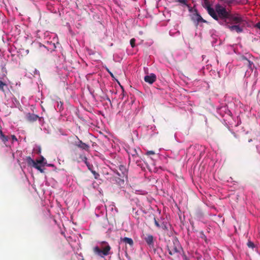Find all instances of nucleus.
<instances>
[{
	"mask_svg": "<svg viewBox=\"0 0 260 260\" xmlns=\"http://www.w3.org/2000/svg\"><path fill=\"white\" fill-rule=\"evenodd\" d=\"M169 253L171 255L178 254L180 252L181 247L177 239H174L167 246Z\"/></svg>",
	"mask_w": 260,
	"mask_h": 260,
	"instance_id": "1",
	"label": "nucleus"
},
{
	"mask_svg": "<svg viewBox=\"0 0 260 260\" xmlns=\"http://www.w3.org/2000/svg\"><path fill=\"white\" fill-rule=\"evenodd\" d=\"M221 25H224L226 28H229L231 31H236L239 34L243 31L244 25L230 24L228 20L220 22Z\"/></svg>",
	"mask_w": 260,
	"mask_h": 260,
	"instance_id": "2",
	"label": "nucleus"
},
{
	"mask_svg": "<svg viewBox=\"0 0 260 260\" xmlns=\"http://www.w3.org/2000/svg\"><path fill=\"white\" fill-rule=\"evenodd\" d=\"M228 21L230 24H245L244 18L239 14H230Z\"/></svg>",
	"mask_w": 260,
	"mask_h": 260,
	"instance_id": "3",
	"label": "nucleus"
},
{
	"mask_svg": "<svg viewBox=\"0 0 260 260\" xmlns=\"http://www.w3.org/2000/svg\"><path fill=\"white\" fill-rule=\"evenodd\" d=\"M111 250L110 246L107 244V245L103 248V249H101L98 246H95L93 248V251L94 254L103 257L104 256L108 255L110 253V251Z\"/></svg>",
	"mask_w": 260,
	"mask_h": 260,
	"instance_id": "4",
	"label": "nucleus"
},
{
	"mask_svg": "<svg viewBox=\"0 0 260 260\" xmlns=\"http://www.w3.org/2000/svg\"><path fill=\"white\" fill-rule=\"evenodd\" d=\"M230 14V13L226 11L225 8L222 9L221 10L219 11V12L217 13L218 16V20L219 19H221V20L219 21V23H220V22L228 20Z\"/></svg>",
	"mask_w": 260,
	"mask_h": 260,
	"instance_id": "5",
	"label": "nucleus"
},
{
	"mask_svg": "<svg viewBox=\"0 0 260 260\" xmlns=\"http://www.w3.org/2000/svg\"><path fill=\"white\" fill-rule=\"evenodd\" d=\"M77 138L78 140L77 142H75V146H77V147L80 148L82 150H84L86 151H89V148H90L88 144H87L85 143H83L81 140H79L78 137H77Z\"/></svg>",
	"mask_w": 260,
	"mask_h": 260,
	"instance_id": "6",
	"label": "nucleus"
},
{
	"mask_svg": "<svg viewBox=\"0 0 260 260\" xmlns=\"http://www.w3.org/2000/svg\"><path fill=\"white\" fill-rule=\"evenodd\" d=\"M126 151L129 155V159H131L132 157L134 160H135L139 157L138 153L136 148L128 147Z\"/></svg>",
	"mask_w": 260,
	"mask_h": 260,
	"instance_id": "7",
	"label": "nucleus"
},
{
	"mask_svg": "<svg viewBox=\"0 0 260 260\" xmlns=\"http://www.w3.org/2000/svg\"><path fill=\"white\" fill-rule=\"evenodd\" d=\"M144 81L150 84L153 83L156 80V76L154 74H150L149 75H146L144 77Z\"/></svg>",
	"mask_w": 260,
	"mask_h": 260,
	"instance_id": "8",
	"label": "nucleus"
},
{
	"mask_svg": "<svg viewBox=\"0 0 260 260\" xmlns=\"http://www.w3.org/2000/svg\"><path fill=\"white\" fill-rule=\"evenodd\" d=\"M208 14L215 20L218 21V16L215 10L212 8H210L207 10Z\"/></svg>",
	"mask_w": 260,
	"mask_h": 260,
	"instance_id": "9",
	"label": "nucleus"
},
{
	"mask_svg": "<svg viewBox=\"0 0 260 260\" xmlns=\"http://www.w3.org/2000/svg\"><path fill=\"white\" fill-rule=\"evenodd\" d=\"M145 240L150 247H153L154 245L153 237L151 235H147L145 238Z\"/></svg>",
	"mask_w": 260,
	"mask_h": 260,
	"instance_id": "10",
	"label": "nucleus"
},
{
	"mask_svg": "<svg viewBox=\"0 0 260 260\" xmlns=\"http://www.w3.org/2000/svg\"><path fill=\"white\" fill-rule=\"evenodd\" d=\"M119 169L121 173L117 171L116 174L117 175L120 177H123V176L126 174V169L124 166L123 165H120L119 167Z\"/></svg>",
	"mask_w": 260,
	"mask_h": 260,
	"instance_id": "11",
	"label": "nucleus"
},
{
	"mask_svg": "<svg viewBox=\"0 0 260 260\" xmlns=\"http://www.w3.org/2000/svg\"><path fill=\"white\" fill-rule=\"evenodd\" d=\"M38 118H39V116L37 115H36L35 114L28 113L27 115V119L29 121H30V122H33V121H36Z\"/></svg>",
	"mask_w": 260,
	"mask_h": 260,
	"instance_id": "12",
	"label": "nucleus"
},
{
	"mask_svg": "<svg viewBox=\"0 0 260 260\" xmlns=\"http://www.w3.org/2000/svg\"><path fill=\"white\" fill-rule=\"evenodd\" d=\"M121 240L126 244H129L130 246H133L134 244L133 240L130 238L125 237L121 238Z\"/></svg>",
	"mask_w": 260,
	"mask_h": 260,
	"instance_id": "13",
	"label": "nucleus"
},
{
	"mask_svg": "<svg viewBox=\"0 0 260 260\" xmlns=\"http://www.w3.org/2000/svg\"><path fill=\"white\" fill-rule=\"evenodd\" d=\"M202 5L206 10L211 8L209 2V0H203Z\"/></svg>",
	"mask_w": 260,
	"mask_h": 260,
	"instance_id": "14",
	"label": "nucleus"
},
{
	"mask_svg": "<svg viewBox=\"0 0 260 260\" xmlns=\"http://www.w3.org/2000/svg\"><path fill=\"white\" fill-rule=\"evenodd\" d=\"M27 163L29 165H31L33 167L37 164L36 161L31 158L30 156L27 157Z\"/></svg>",
	"mask_w": 260,
	"mask_h": 260,
	"instance_id": "15",
	"label": "nucleus"
},
{
	"mask_svg": "<svg viewBox=\"0 0 260 260\" xmlns=\"http://www.w3.org/2000/svg\"><path fill=\"white\" fill-rule=\"evenodd\" d=\"M4 87H7V84L0 80V90L4 92H5Z\"/></svg>",
	"mask_w": 260,
	"mask_h": 260,
	"instance_id": "16",
	"label": "nucleus"
},
{
	"mask_svg": "<svg viewBox=\"0 0 260 260\" xmlns=\"http://www.w3.org/2000/svg\"><path fill=\"white\" fill-rule=\"evenodd\" d=\"M45 158L43 156H41L40 159H37L36 160V162L37 164H43V165H45L46 164V162H44Z\"/></svg>",
	"mask_w": 260,
	"mask_h": 260,
	"instance_id": "17",
	"label": "nucleus"
},
{
	"mask_svg": "<svg viewBox=\"0 0 260 260\" xmlns=\"http://www.w3.org/2000/svg\"><path fill=\"white\" fill-rule=\"evenodd\" d=\"M0 139L4 143H6L9 140V138L8 136H5V135H2L0 136Z\"/></svg>",
	"mask_w": 260,
	"mask_h": 260,
	"instance_id": "18",
	"label": "nucleus"
},
{
	"mask_svg": "<svg viewBox=\"0 0 260 260\" xmlns=\"http://www.w3.org/2000/svg\"><path fill=\"white\" fill-rule=\"evenodd\" d=\"M196 20L197 21L199 22H205L206 21L203 19V18L201 17V16L198 14H197L196 15Z\"/></svg>",
	"mask_w": 260,
	"mask_h": 260,
	"instance_id": "19",
	"label": "nucleus"
},
{
	"mask_svg": "<svg viewBox=\"0 0 260 260\" xmlns=\"http://www.w3.org/2000/svg\"><path fill=\"white\" fill-rule=\"evenodd\" d=\"M215 8L216 12L217 13L219 11L221 10L222 9H224L225 8L222 7L220 4H217Z\"/></svg>",
	"mask_w": 260,
	"mask_h": 260,
	"instance_id": "20",
	"label": "nucleus"
},
{
	"mask_svg": "<svg viewBox=\"0 0 260 260\" xmlns=\"http://www.w3.org/2000/svg\"><path fill=\"white\" fill-rule=\"evenodd\" d=\"M34 167L39 170L41 173H44V170L42 169L41 167L37 164V163L35 164V166Z\"/></svg>",
	"mask_w": 260,
	"mask_h": 260,
	"instance_id": "21",
	"label": "nucleus"
},
{
	"mask_svg": "<svg viewBox=\"0 0 260 260\" xmlns=\"http://www.w3.org/2000/svg\"><path fill=\"white\" fill-rule=\"evenodd\" d=\"M247 245L249 248H250L251 249H253L254 247V243L251 241H248V242L247 243Z\"/></svg>",
	"mask_w": 260,
	"mask_h": 260,
	"instance_id": "22",
	"label": "nucleus"
},
{
	"mask_svg": "<svg viewBox=\"0 0 260 260\" xmlns=\"http://www.w3.org/2000/svg\"><path fill=\"white\" fill-rule=\"evenodd\" d=\"M91 172V173L93 174V175H94V177L95 179H98L100 176V175L99 173H96L95 171H93L92 170H91L90 171Z\"/></svg>",
	"mask_w": 260,
	"mask_h": 260,
	"instance_id": "23",
	"label": "nucleus"
},
{
	"mask_svg": "<svg viewBox=\"0 0 260 260\" xmlns=\"http://www.w3.org/2000/svg\"><path fill=\"white\" fill-rule=\"evenodd\" d=\"M136 40L134 38L131 39L130 40V44L134 48L135 46Z\"/></svg>",
	"mask_w": 260,
	"mask_h": 260,
	"instance_id": "24",
	"label": "nucleus"
},
{
	"mask_svg": "<svg viewBox=\"0 0 260 260\" xmlns=\"http://www.w3.org/2000/svg\"><path fill=\"white\" fill-rule=\"evenodd\" d=\"M154 224L158 228L161 227V225L158 223V222L156 220L155 218H154Z\"/></svg>",
	"mask_w": 260,
	"mask_h": 260,
	"instance_id": "25",
	"label": "nucleus"
},
{
	"mask_svg": "<svg viewBox=\"0 0 260 260\" xmlns=\"http://www.w3.org/2000/svg\"><path fill=\"white\" fill-rule=\"evenodd\" d=\"M85 162V164H86V165H87V167H88V169H89L90 171H91V170H92V169H91V168L92 167V165H90V164L89 162H88L87 161V160H86Z\"/></svg>",
	"mask_w": 260,
	"mask_h": 260,
	"instance_id": "26",
	"label": "nucleus"
},
{
	"mask_svg": "<svg viewBox=\"0 0 260 260\" xmlns=\"http://www.w3.org/2000/svg\"><path fill=\"white\" fill-rule=\"evenodd\" d=\"M62 105H63V103H62L61 102H60V104L58 103L57 107H58V108H59V110H62L63 109Z\"/></svg>",
	"mask_w": 260,
	"mask_h": 260,
	"instance_id": "27",
	"label": "nucleus"
},
{
	"mask_svg": "<svg viewBox=\"0 0 260 260\" xmlns=\"http://www.w3.org/2000/svg\"><path fill=\"white\" fill-rule=\"evenodd\" d=\"M154 154L155 152L153 151H148L146 153L147 155H154Z\"/></svg>",
	"mask_w": 260,
	"mask_h": 260,
	"instance_id": "28",
	"label": "nucleus"
},
{
	"mask_svg": "<svg viewBox=\"0 0 260 260\" xmlns=\"http://www.w3.org/2000/svg\"><path fill=\"white\" fill-rule=\"evenodd\" d=\"M176 1L181 4H186V0H176Z\"/></svg>",
	"mask_w": 260,
	"mask_h": 260,
	"instance_id": "29",
	"label": "nucleus"
},
{
	"mask_svg": "<svg viewBox=\"0 0 260 260\" xmlns=\"http://www.w3.org/2000/svg\"><path fill=\"white\" fill-rule=\"evenodd\" d=\"M11 137H12V139H13V140L17 141V139L15 135H12Z\"/></svg>",
	"mask_w": 260,
	"mask_h": 260,
	"instance_id": "30",
	"label": "nucleus"
},
{
	"mask_svg": "<svg viewBox=\"0 0 260 260\" xmlns=\"http://www.w3.org/2000/svg\"><path fill=\"white\" fill-rule=\"evenodd\" d=\"M256 26L257 28H258L260 29V22L256 23Z\"/></svg>",
	"mask_w": 260,
	"mask_h": 260,
	"instance_id": "31",
	"label": "nucleus"
},
{
	"mask_svg": "<svg viewBox=\"0 0 260 260\" xmlns=\"http://www.w3.org/2000/svg\"><path fill=\"white\" fill-rule=\"evenodd\" d=\"M248 63H249V66L250 68H251V65L253 64V63L251 61H250L249 60H248Z\"/></svg>",
	"mask_w": 260,
	"mask_h": 260,
	"instance_id": "32",
	"label": "nucleus"
},
{
	"mask_svg": "<svg viewBox=\"0 0 260 260\" xmlns=\"http://www.w3.org/2000/svg\"><path fill=\"white\" fill-rule=\"evenodd\" d=\"M3 134H3V132H2V127H1V128H0V136H2V135H3Z\"/></svg>",
	"mask_w": 260,
	"mask_h": 260,
	"instance_id": "33",
	"label": "nucleus"
},
{
	"mask_svg": "<svg viewBox=\"0 0 260 260\" xmlns=\"http://www.w3.org/2000/svg\"><path fill=\"white\" fill-rule=\"evenodd\" d=\"M160 228H163V229H166V228H166V226L165 225H164V224H161V227H160Z\"/></svg>",
	"mask_w": 260,
	"mask_h": 260,
	"instance_id": "34",
	"label": "nucleus"
},
{
	"mask_svg": "<svg viewBox=\"0 0 260 260\" xmlns=\"http://www.w3.org/2000/svg\"><path fill=\"white\" fill-rule=\"evenodd\" d=\"M102 243H103V244H107V243L106 242H103Z\"/></svg>",
	"mask_w": 260,
	"mask_h": 260,
	"instance_id": "35",
	"label": "nucleus"
},
{
	"mask_svg": "<svg viewBox=\"0 0 260 260\" xmlns=\"http://www.w3.org/2000/svg\"><path fill=\"white\" fill-rule=\"evenodd\" d=\"M251 141H252V140H251V139H250V140H249V142H251Z\"/></svg>",
	"mask_w": 260,
	"mask_h": 260,
	"instance_id": "36",
	"label": "nucleus"
},
{
	"mask_svg": "<svg viewBox=\"0 0 260 260\" xmlns=\"http://www.w3.org/2000/svg\"><path fill=\"white\" fill-rule=\"evenodd\" d=\"M82 260H84L83 258Z\"/></svg>",
	"mask_w": 260,
	"mask_h": 260,
	"instance_id": "37",
	"label": "nucleus"
}]
</instances>
